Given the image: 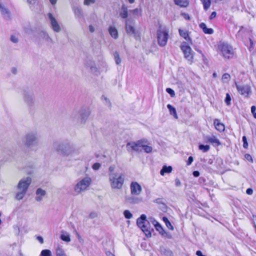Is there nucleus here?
I'll return each instance as SVG.
<instances>
[{
  "label": "nucleus",
  "instance_id": "6e6d98bb",
  "mask_svg": "<svg viewBox=\"0 0 256 256\" xmlns=\"http://www.w3.org/2000/svg\"><path fill=\"white\" fill-rule=\"evenodd\" d=\"M193 160H194V159H193L192 156H189L188 158V160L187 161V164L188 166L192 164V162Z\"/></svg>",
  "mask_w": 256,
  "mask_h": 256
},
{
  "label": "nucleus",
  "instance_id": "a19ab883",
  "mask_svg": "<svg viewBox=\"0 0 256 256\" xmlns=\"http://www.w3.org/2000/svg\"><path fill=\"white\" fill-rule=\"evenodd\" d=\"M40 256H52V252L49 250H44L41 252Z\"/></svg>",
  "mask_w": 256,
  "mask_h": 256
},
{
  "label": "nucleus",
  "instance_id": "5701e85b",
  "mask_svg": "<svg viewBox=\"0 0 256 256\" xmlns=\"http://www.w3.org/2000/svg\"><path fill=\"white\" fill-rule=\"evenodd\" d=\"M120 16L122 18H126L128 16V7L123 4L120 8Z\"/></svg>",
  "mask_w": 256,
  "mask_h": 256
},
{
  "label": "nucleus",
  "instance_id": "8fccbe9b",
  "mask_svg": "<svg viewBox=\"0 0 256 256\" xmlns=\"http://www.w3.org/2000/svg\"><path fill=\"white\" fill-rule=\"evenodd\" d=\"M159 208L160 209L162 212H166L167 210V206L164 203L161 204L159 206Z\"/></svg>",
  "mask_w": 256,
  "mask_h": 256
},
{
  "label": "nucleus",
  "instance_id": "f3484780",
  "mask_svg": "<svg viewBox=\"0 0 256 256\" xmlns=\"http://www.w3.org/2000/svg\"><path fill=\"white\" fill-rule=\"evenodd\" d=\"M24 100L28 106H33L34 102V94L30 92H26L24 94Z\"/></svg>",
  "mask_w": 256,
  "mask_h": 256
},
{
  "label": "nucleus",
  "instance_id": "393cba45",
  "mask_svg": "<svg viewBox=\"0 0 256 256\" xmlns=\"http://www.w3.org/2000/svg\"><path fill=\"white\" fill-rule=\"evenodd\" d=\"M142 148L144 150V152L146 153H150L152 150V146H147L148 140L145 139H142Z\"/></svg>",
  "mask_w": 256,
  "mask_h": 256
},
{
  "label": "nucleus",
  "instance_id": "f03ea898",
  "mask_svg": "<svg viewBox=\"0 0 256 256\" xmlns=\"http://www.w3.org/2000/svg\"><path fill=\"white\" fill-rule=\"evenodd\" d=\"M110 184L112 189L120 190L125 180V176L122 174H108Z\"/></svg>",
  "mask_w": 256,
  "mask_h": 256
},
{
  "label": "nucleus",
  "instance_id": "1a4fd4ad",
  "mask_svg": "<svg viewBox=\"0 0 256 256\" xmlns=\"http://www.w3.org/2000/svg\"><path fill=\"white\" fill-rule=\"evenodd\" d=\"M168 38V30L166 28H160L157 31V38L158 44L160 46L166 44Z\"/></svg>",
  "mask_w": 256,
  "mask_h": 256
},
{
  "label": "nucleus",
  "instance_id": "a878e982",
  "mask_svg": "<svg viewBox=\"0 0 256 256\" xmlns=\"http://www.w3.org/2000/svg\"><path fill=\"white\" fill-rule=\"evenodd\" d=\"M178 32L180 36L182 37L187 41H191V39L189 36L187 30L179 29Z\"/></svg>",
  "mask_w": 256,
  "mask_h": 256
},
{
  "label": "nucleus",
  "instance_id": "f257e3e1",
  "mask_svg": "<svg viewBox=\"0 0 256 256\" xmlns=\"http://www.w3.org/2000/svg\"><path fill=\"white\" fill-rule=\"evenodd\" d=\"M52 147L58 154L64 156H72L79 153L78 149L76 146L68 140L54 142Z\"/></svg>",
  "mask_w": 256,
  "mask_h": 256
},
{
  "label": "nucleus",
  "instance_id": "680f3d73",
  "mask_svg": "<svg viewBox=\"0 0 256 256\" xmlns=\"http://www.w3.org/2000/svg\"><path fill=\"white\" fill-rule=\"evenodd\" d=\"M131 12H132L134 14H138L140 12V10L136 8L132 10H130Z\"/></svg>",
  "mask_w": 256,
  "mask_h": 256
},
{
  "label": "nucleus",
  "instance_id": "7ed1b4c3",
  "mask_svg": "<svg viewBox=\"0 0 256 256\" xmlns=\"http://www.w3.org/2000/svg\"><path fill=\"white\" fill-rule=\"evenodd\" d=\"M31 182L32 178L29 176L23 178L20 180L17 186L18 192L15 197L16 200H21L24 198Z\"/></svg>",
  "mask_w": 256,
  "mask_h": 256
},
{
  "label": "nucleus",
  "instance_id": "bb28decb",
  "mask_svg": "<svg viewBox=\"0 0 256 256\" xmlns=\"http://www.w3.org/2000/svg\"><path fill=\"white\" fill-rule=\"evenodd\" d=\"M39 36L40 38L45 40L47 42H53L52 40L50 38L48 34L46 32H41L39 34Z\"/></svg>",
  "mask_w": 256,
  "mask_h": 256
},
{
  "label": "nucleus",
  "instance_id": "c756f323",
  "mask_svg": "<svg viewBox=\"0 0 256 256\" xmlns=\"http://www.w3.org/2000/svg\"><path fill=\"white\" fill-rule=\"evenodd\" d=\"M167 108L169 110L170 114L172 115L175 118H178L176 108L170 104L167 105Z\"/></svg>",
  "mask_w": 256,
  "mask_h": 256
},
{
  "label": "nucleus",
  "instance_id": "9b49d317",
  "mask_svg": "<svg viewBox=\"0 0 256 256\" xmlns=\"http://www.w3.org/2000/svg\"><path fill=\"white\" fill-rule=\"evenodd\" d=\"M48 18L50 21L52 30L56 32L61 31V27L54 16L50 12L48 14Z\"/></svg>",
  "mask_w": 256,
  "mask_h": 256
},
{
  "label": "nucleus",
  "instance_id": "603ef678",
  "mask_svg": "<svg viewBox=\"0 0 256 256\" xmlns=\"http://www.w3.org/2000/svg\"><path fill=\"white\" fill-rule=\"evenodd\" d=\"M115 166H110L108 168V174H118L117 172H114Z\"/></svg>",
  "mask_w": 256,
  "mask_h": 256
},
{
  "label": "nucleus",
  "instance_id": "e433bc0d",
  "mask_svg": "<svg viewBox=\"0 0 256 256\" xmlns=\"http://www.w3.org/2000/svg\"><path fill=\"white\" fill-rule=\"evenodd\" d=\"M204 6V8L207 10L210 6V0H200Z\"/></svg>",
  "mask_w": 256,
  "mask_h": 256
},
{
  "label": "nucleus",
  "instance_id": "4468645a",
  "mask_svg": "<svg viewBox=\"0 0 256 256\" xmlns=\"http://www.w3.org/2000/svg\"><path fill=\"white\" fill-rule=\"evenodd\" d=\"M130 190L132 195L138 196L142 191V188L137 182H132L130 184Z\"/></svg>",
  "mask_w": 256,
  "mask_h": 256
},
{
  "label": "nucleus",
  "instance_id": "c9c22d12",
  "mask_svg": "<svg viewBox=\"0 0 256 256\" xmlns=\"http://www.w3.org/2000/svg\"><path fill=\"white\" fill-rule=\"evenodd\" d=\"M162 254L165 256H173V252L169 249L163 248L161 250Z\"/></svg>",
  "mask_w": 256,
  "mask_h": 256
},
{
  "label": "nucleus",
  "instance_id": "412c9836",
  "mask_svg": "<svg viewBox=\"0 0 256 256\" xmlns=\"http://www.w3.org/2000/svg\"><path fill=\"white\" fill-rule=\"evenodd\" d=\"M87 67L90 70V72L94 74L98 75L99 74V72L94 62H90L89 63H88Z\"/></svg>",
  "mask_w": 256,
  "mask_h": 256
},
{
  "label": "nucleus",
  "instance_id": "864d4df0",
  "mask_svg": "<svg viewBox=\"0 0 256 256\" xmlns=\"http://www.w3.org/2000/svg\"><path fill=\"white\" fill-rule=\"evenodd\" d=\"M244 158L248 161H249L251 162H253V160H252V156L250 154H246L244 155Z\"/></svg>",
  "mask_w": 256,
  "mask_h": 256
},
{
  "label": "nucleus",
  "instance_id": "423d86ee",
  "mask_svg": "<svg viewBox=\"0 0 256 256\" xmlns=\"http://www.w3.org/2000/svg\"><path fill=\"white\" fill-rule=\"evenodd\" d=\"M92 180L90 177L86 176L78 182L74 186V195L80 194L82 192L85 190L90 186Z\"/></svg>",
  "mask_w": 256,
  "mask_h": 256
},
{
  "label": "nucleus",
  "instance_id": "6ab92c4d",
  "mask_svg": "<svg viewBox=\"0 0 256 256\" xmlns=\"http://www.w3.org/2000/svg\"><path fill=\"white\" fill-rule=\"evenodd\" d=\"M36 200L37 202H40L42 200L43 197L46 194V192L41 188H38L36 190Z\"/></svg>",
  "mask_w": 256,
  "mask_h": 256
},
{
  "label": "nucleus",
  "instance_id": "0e129e2a",
  "mask_svg": "<svg viewBox=\"0 0 256 256\" xmlns=\"http://www.w3.org/2000/svg\"><path fill=\"white\" fill-rule=\"evenodd\" d=\"M216 16V12H212L210 16V20L213 19Z\"/></svg>",
  "mask_w": 256,
  "mask_h": 256
},
{
  "label": "nucleus",
  "instance_id": "f8f14e48",
  "mask_svg": "<svg viewBox=\"0 0 256 256\" xmlns=\"http://www.w3.org/2000/svg\"><path fill=\"white\" fill-rule=\"evenodd\" d=\"M126 33L129 35L134 36L136 39L138 38L140 36L137 35L136 29L134 28V24L132 21L128 20L126 22Z\"/></svg>",
  "mask_w": 256,
  "mask_h": 256
},
{
  "label": "nucleus",
  "instance_id": "13d9d810",
  "mask_svg": "<svg viewBox=\"0 0 256 256\" xmlns=\"http://www.w3.org/2000/svg\"><path fill=\"white\" fill-rule=\"evenodd\" d=\"M175 185L176 186H180L181 185L180 181L178 178H176L175 180Z\"/></svg>",
  "mask_w": 256,
  "mask_h": 256
},
{
  "label": "nucleus",
  "instance_id": "f704fd0d",
  "mask_svg": "<svg viewBox=\"0 0 256 256\" xmlns=\"http://www.w3.org/2000/svg\"><path fill=\"white\" fill-rule=\"evenodd\" d=\"M56 256H66V254H65L64 250L58 247L56 250Z\"/></svg>",
  "mask_w": 256,
  "mask_h": 256
},
{
  "label": "nucleus",
  "instance_id": "c03bdc74",
  "mask_svg": "<svg viewBox=\"0 0 256 256\" xmlns=\"http://www.w3.org/2000/svg\"><path fill=\"white\" fill-rule=\"evenodd\" d=\"M224 102L227 106H230L231 104V98L228 93L226 94V96L224 100Z\"/></svg>",
  "mask_w": 256,
  "mask_h": 256
},
{
  "label": "nucleus",
  "instance_id": "6e6552de",
  "mask_svg": "<svg viewBox=\"0 0 256 256\" xmlns=\"http://www.w3.org/2000/svg\"><path fill=\"white\" fill-rule=\"evenodd\" d=\"M218 48L224 58L230 59L234 56V50L232 46L228 44L222 42L219 45Z\"/></svg>",
  "mask_w": 256,
  "mask_h": 256
},
{
  "label": "nucleus",
  "instance_id": "58836bf2",
  "mask_svg": "<svg viewBox=\"0 0 256 256\" xmlns=\"http://www.w3.org/2000/svg\"><path fill=\"white\" fill-rule=\"evenodd\" d=\"M114 56L116 64H120L121 62V58H120L119 54L118 52H115L114 53Z\"/></svg>",
  "mask_w": 256,
  "mask_h": 256
},
{
  "label": "nucleus",
  "instance_id": "aec40b11",
  "mask_svg": "<svg viewBox=\"0 0 256 256\" xmlns=\"http://www.w3.org/2000/svg\"><path fill=\"white\" fill-rule=\"evenodd\" d=\"M0 12L4 18L6 20L10 19V14L8 8H5L0 3Z\"/></svg>",
  "mask_w": 256,
  "mask_h": 256
},
{
  "label": "nucleus",
  "instance_id": "e2e57ef3",
  "mask_svg": "<svg viewBox=\"0 0 256 256\" xmlns=\"http://www.w3.org/2000/svg\"><path fill=\"white\" fill-rule=\"evenodd\" d=\"M102 98H104V100H105V101L106 102V104L108 106H110V100L108 99L107 98L105 97L104 96H102Z\"/></svg>",
  "mask_w": 256,
  "mask_h": 256
},
{
  "label": "nucleus",
  "instance_id": "b1692460",
  "mask_svg": "<svg viewBox=\"0 0 256 256\" xmlns=\"http://www.w3.org/2000/svg\"><path fill=\"white\" fill-rule=\"evenodd\" d=\"M200 28H202L204 32L206 34H211L214 33L213 29L211 28H208L206 24L204 22H202L200 24Z\"/></svg>",
  "mask_w": 256,
  "mask_h": 256
},
{
  "label": "nucleus",
  "instance_id": "4c0bfd02",
  "mask_svg": "<svg viewBox=\"0 0 256 256\" xmlns=\"http://www.w3.org/2000/svg\"><path fill=\"white\" fill-rule=\"evenodd\" d=\"M162 220L164 222V223H165L166 226L168 227V228L170 230H174L173 226L172 225L171 223L168 220V218L166 217H165V216L163 217Z\"/></svg>",
  "mask_w": 256,
  "mask_h": 256
},
{
  "label": "nucleus",
  "instance_id": "69168bd1",
  "mask_svg": "<svg viewBox=\"0 0 256 256\" xmlns=\"http://www.w3.org/2000/svg\"><path fill=\"white\" fill-rule=\"evenodd\" d=\"M200 172L198 170L193 172L192 174L194 177H198L200 176Z\"/></svg>",
  "mask_w": 256,
  "mask_h": 256
},
{
  "label": "nucleus",
  "instance_id": "7c9ffc66",
  "mask_svg": "<svg viewBox=\"0 0 256 256\" xmlns=\"http://www.w3.org/2000/svg\"><path fill=\"white\" fill-rule=\"evenodd\" d=\"M74 14L76 18H80L84 17V13L82 10L80 8H76L74 9Z\"/></svg>",
  "mask_w": 256,
  "mask_h": 256
},
{
  "label": "nucleus",
  "instance_id": "9d476101",
  "mask_svg": "<svg viewBox=\"0 0 256 256\" xmlns=\"http://www.w3.org/2000/svg\"><path fill=\"white\" fill-rule=\"evenodd\" d=\"M181 50L182 51L184 58L190 62H192L194 59V52L192 51L191 48L186 44V42H184L180 46Z\"/></svg>",
  "mask_w": 256,
  "mask_h": 256
},
{
  "label": "nucleus",
  "instance_id": "052dcab7",
  "mask_svg": "<svg viewBox=\"0 0 256 256\" xmlns=\"http://www.w3.org/2000/svg\"><path fill=\"white\" fill-rule=\"evenodd\" d=\"M246 193L248 195H252L253 193V190L251 188H248L246 190Z\"/></svg>",
  "mask_w": 256,
  "mask_h": 256
},
{
  "label": "nucleus",
  "instance_id": "473e14b6",
  "mask_svg": "<svg viewBox=\"0 0 256 256\" xmlns=\"http://www.w3.org/2000/svg\"><path fill=\"white\" fill-rule=\"evenodd\" d=\"M176 4L180 7H186L188 4V2L186 0H174Z\"/></svg>",
  "mask_w": 256,
  "mask_h": 256
},
{
  "label": "nucleus",
  "instance_id": "a18cd8bd",
  "mask_svg": "<svg viewBox=\"0 0 256 256\" xmlns=\"http://www.w3.org/2000/svg\"><path fill=\"white\" fill-rule=\"evenodd\" d=\"M96 0H84V4L85 6H90L92 4H94Z\"/></svg>",
  "mask_w": 256,
  "mask_h": 256
},
{
  "label": "nucleus",
  "instance_id": "2f4dec72",
  "mask_svg": "<svg viewBox=\"0 0 256 256\" xmlns=\"http://www.w3.org/2000/svg\"><path fill=\"white\" fill-rule=\"evenodd\" d=\"M172 168L171 166H164L160 171V174L164 176L165 173H170L172 172Z\"/></svg>",
  "mask_w": 256,
  "mask_h": 256
},
{
  "label": "nucleus",
  "instance_id": "39448f33",
  "mask_svg": "<svg viewBox=\"0 0 256 256\" xmlns=\"http://www.w3.org/2000/svg\"><path fill=\"white\" fill-rule=\"evenodd\" d=\"M136 224L147 237H150L152 236V232L154 230L151 227L150 222L146 220V216L145 214H142L137 219Z\"/></svg>",
  "mask_w": 256,
  "mask_h": 256
},
{
  "label": "nucleus",
  "instance_id": "4d7b16f0",
  "mask_svg": "<svg viewBox=\"0 0 256 256\" xmlns=\"http://www.w3.org/2000/svg\"><path fill=\"white\" fill-rule=\"evenodd\" d=\"M182 15L184 16V18L186 20H190V16L188 14L186 13L183 12V13H182Z\"/></svg>",
  "mask_w": 256,
  "mask_h": 256
},
{
  "label": "nucleus",
  "instance_id": "5fc2aeb1",
  "mask_svg": "<svg viewBox=\"0 0 256 256\" xmlns=\"http://www.w3.org/2000/svg\"><path fill=\"white\" fill-rule=\"evenodd\" d=\"M10 40L14 43L18 42V38L14 36H10Z\"/></svg>",
  "mask_w": 256,
  "mask_h": 256
},
{
  "label": "nucleus",
  "instance_id": "72a5a7b5",
  "mask_svg": "<svg viewBox=\"0 0 256 256\" xmlns=\"http://www.w3.org/2000/svg\"><path fill=\"white\" fill-rule=\"evenodd\" d=\"M62 232V234L60 235L62 240L66 242H70V235L66 232Z\"/></svg>",
  "mask_w": 256,
  "mask_h": 256
},
{
  "label": "nucleus",
  "instance_id": "ddd939ff",
  "mask_svg": "<svg viewBox=\"0 0 256 256\" xmlns=\"http://www.w3.org/2000/svg\"><path fill=\"white\" fill-rule=\"evenodd\" d=\"M142 146V139L137 140L136 142H130L126 144V148H130L132 150L136 152H142L140 148Z\"/></svg>",
  "mask_w": 256,
  "mask_h": 256
},
{
  "label": "nucleus",
  "instance_id": "4be33fe9",
  "mask_svg": "<svg viewBox=\"0 0 256 256\" xmlns=\"http://www.w3.org/2000/svg\"><path fill=\"white\" fill-rule=\"evenodd\" d=\"M214 125L216 130L219 132H223L224 130V126L218 119H215L214 120Z\"/></svg>",
  "mask_w": 256,
  "mask_h": 256
},
{
  "label": "nucleus",
  "instance_id": "79ce46f5",
  "mask_svg": "<svg viewBox=\"0 0 256 256\" xmlns=\"http://www.w3.org/2000/svg\"><path fill=\"white\" fill-rule=\"evenodd\" d=\"M230 76L228 73L224 74L222 76V80L223 82H228L230 79Z\"/></svg>",
  "mask_w": 256,
  "mask_h": 256
},
{
  "label": "nucleus",
  "instance_id": "bf43d9fd",
  "mask_svg": "<svg viewBox=\"0 0 256 256\" xmlns=\"http://www.w3.org/2000/svg\"><path fill=\"white\" fill-rule=\"evenodd\" d=\"M154 202L160 205L161 204L163 203V202L162 200V199L160 198L156 199L155 200H154Z\"/></svg>",
  "mask_w": 256,
  "mask_h": 256
},
{
  "label": "nucleus",
  "instance_id": "49530a36",
  "mask_svg": "<svg viewBox=\"0 0 256 256\" xmlns=\"http://www.w3.org/2000/svg\"><path fill=\"white\" fill-rule=\"evenodd\" d=\"M242 140L243 142V147L244 148H247L248 147V143L247 142V139L246 136H243L242 138Z\"/></svg>",
  "mask_w": 256,
  "mask_h": 256
},
{
  "label": "nucleus",
  "instance_id": "de8ad7c7",
  "mask_svg": "<svg viewBox=\"0 0 256 256\" xmlns=\"http://www.w3.org/2000/svg\"><path fill=\"white\" fill-rule=\"evenodd\" d=\"M160 234L163 237L166 238H172L171 234L169 232H166L164 230V233L162 232Z\"/></svg>",
  "mask_w": 256,
  "mask_h": 256
},
{
  "label": "nucleus",
  "instance_id": "20e7f679",
  "mask_svg": "<svg viewBox=\"0 0 256 256\" xmlns=\"http://www.w3.org/2000/svg\"><path fill=\"white\" fill-rule=\"evenodd\" d=\"M90 114V112L88 109L82 108L79 112H73L70 118L74 122L80 125L86 122Z\"/></svg>",
  "mask_w": 256,
  "mask_h": 256
},
{
  "label": "nucleus",
  "instance_id": "a211bd4d",
  "mask_svg": "<svg viewBox=\"0 0 256 256\" xmlns=\"http://www.w3.org/2000/svg\"><path fill=\"white\" fill-rule=\"evenodd\" d=\"M204 139L206 142L212 144L214 146H217L220 144V140L215 136H206Z\"/></svg>",
  "mask_w": 256,
  "mask_h": 256
},
{
  "label": "nucleus",
  "instance_id": "3c124183",
  "mask_svg": "<svg viewBox=\"0 0 256 256\" xmlns=\"http://www.w3.org/2000/svg\"><path fill=\"white\" fill-rule=\"evenodd\" d=\"M101 166V164H100V163H98V162H96V163H94L92 166V168L94 170H98V169H100V168Z\"/></svg>",
  "mask_w": 256,
  "mask_h": 256
},
{
  "label": "nucleus",
  "instance_id": "dca6fc26",
  "mask_svg": "<svg viewBox=\"0 0 256 256\" xmlns=\"http://www.w3.org/2000/svg\"><path fill=\"white\" fill-rule=\"evenodd\" d=\"M136 196V195L126 196L125 198V200L127 203L131 204H139L142 201V200Z\"/></svg>",
  "mask_w": 256,
  "mask_h": 256
},
{
  "label": "nucleus",
  "instance_id": "338daca9",
  "mask_svg": "<svg viewBox=\"0 0 256 256\" xmlns=\"http://www.w3.org/2000/svg\"><path fill=\"white\" fill-rule=\"evenodd\" d=\"M89 30L91 32H94V28L92 25H90L88 26Z\"/></svg>",
  "mask_w": 256,
  "mask_h": 256
},
{
  "label": "nucleus",
  "instance_id": "2eb2a0df",
  "mask_svg": "<svg viewBox=\"0 0 256 256\" xmlns=\"http://www.w3.org/2000/svg\"><path fill=\"white\" fill-rule=\"evenodd\" d=\"M236 88L238 92L245 96H248L250 92V88L246 85H238L236 84Z\"/></svg>",
  "mask_w": 256,
  "mask_h": 256
},
{
  "label": "nucleus",
  "instance_id": "37998d69",
  "mask_svg": "<svg viewBox=\"0 0 256 256\" xmlns=\"http://www.w3.org/2000/svg\"><path fill=\"white\" fill-rule=\"evenodd\" d=\"M124 215L127 219H130L132 217V214L129 210H125L124 212Z\"/></svg>",
  "mask_w": 256,
  "mask_h": 256
},
{
  "label": "nucleus",
  "instance_id": "09e8293b",
  "mask_svg": "<svg viewBox=\"0 0 256 256\" xmlns=\"http://www.w3.org/2000/svg\"><path fill=\"white\" fill-rule=\"evenodd\" d=\"M166 92L170 94L171 97H174L175 96V93L174 90L171 88H166Z\"/></svg>",
  "mask_w": 256,
  "mask_h": 256
},
{
  "label": "nucleus",
  "instance_id": "ea45409f",
  "mask_svg": "<svg viewBox=\"0 0 256 256\" xmlns=\"http://www.w3.org/2000/svg\"><path fill=\"white\" fill-rule=\"evenodd\" d=\"M199 150H202L204 152H208L210 149V146L208 145L200 144L198 146Z\"/></svg>",
  "mask_w": 256,
  "mask_h": 256
},
{
  "label": "nucleus",
  "instance_id": "0eeeda50",
  "mask_svg": "<svg viewBox=\"0 0 256 256\" xmlns=\"http://www.w3.org/2000/svg\"><path fill=\"white\" fill-rule=\"evenodd\" d=\"M24 144L28 147L36 146L38 143V134L36 132H30L26 134L22 140Z\"/></svg>",
  "mask_w": 256,
  "mask_h": 256
},
{
  "label": "nucleus",
  "instance_id": "774afa93",
  "mask_svg": "<svg viewBox=\"0 0 256 256\" xmlns=\"http://www.w3.org/2000/svg\"><path fill=\"white\" fill-rule=\"evenodd\" d=\"M37 240L40 242V244H43L44 243V239L43 238L40 236H38L37 237Z\"/></svg>",
  "mask_w": 256,
  "mask_h": 256
},
{
  "label": "nucleus",
  "instance_id": "c85d7f7f",
  "mask_svg": "<svg viewBox=\"0 0 256 256\" xmlns=\"http://www.w3.org/2000/svg\"><path fill=\"white\" fill-rule=\"evenodd\" d=\"M153 225L154 226V228H156V230L158 231L160 234L162 232L164 233V230L162 226L156 220H152V221Z\"/></svg>",
  "mask_w": 256,
  "mask_h": 256
},
{
  "label": "nucleus",
  "instance_id": "cd10ccee",
  "mask_svg": "<svg viewBox=\"0 0 256 256\" xmlns=\"http://www.w3.org/2000/svg\"><path fill=\"white\" fill-rule=\"evenodd\" d=\"M110 34L114 39H116L118 38V32L115 27L110 26L108 29Z\"/></svg>",
  "mask_w": 256,
  "mask_h": 256
}]
</instances>
